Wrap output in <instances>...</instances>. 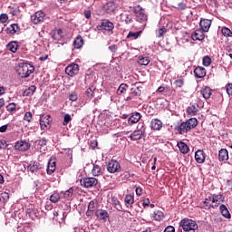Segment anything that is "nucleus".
<instances>
[{"label":"nucleus","instance_id":"1","mask_svg":"<svg viewBox=\"0 0 232 232\" xmlns=\"http://www.w3.org/2000/svg\"><path fill=\"white\" fill-rule=\"evenodd\" d=\"M222 202H224V196L221 194H213L208 196L204 201L200 203V208L207 210L211 208L215 209V208H218Z\"/></svg>","mask_w":232,"mask_h":232},{"label":"nucleus","instance_id":"2","mask_svg":"<svg viewBox=\"0 0 232 232\" xmlns=\"http://www.w3.org/2000/svg\"><path fill=\"white\" fill-rule=\"evenodd\" d=\"M35 72V67L30 63H21L18 64V67L16 69V72L22 79H26L27 77H30L32 73Z\"/></svg>","mask_w":232,"mask_h":232},{"label":"nucleus","instance_id":"3","mask_svg":"<svg viewBox=\"0 0 232 232\" xmlns=\"http://www.w3.org/2000/svg\"><path fill=\"white\" fill-rule=\"evenodd\" d=\"M180 227H182L185 232H197L198 231V225L197 221L189 218H183L179 223Z\"/></svg>","mask_w":232,"mask_h":232},{"label":"nucleus","instance_id":"4","mask_svg":"<svg viewBox=\"0 0 232 232\" xmlns=\"http://www.w3.org/2000/svg\"><path fill=\"white\" fill-rule=\"evenodd\" d=\"M134 14H136V21L138 23H146L148 21V15H146L144 9L140 5L134 7Z\"/></svg>","mask_w":232,"mask_h":232},{"label":"nucleus","instance_id":"5","mask_svg":"<svg viewBox=\"0 0 232 232\" xmlns=\"http://www.w3.org/2000/svg\"><path fill=\"white\" fill-rule=\"evenodd\" d=\"M107 171L109 173H119L121 171V164L117 160H111L107 165Z\"/></svg>","mask_w":232,"mask_h":232},{"label":"nucleus","instance_id":"6","mask_svg":"<svg viewBox=\"0 0 232 232\" xmlns=\"http://www.w3.org/2000/svg\"><path fill=\"white\" fill-rule=\"evenodd\" d=\"M44 17H46L44 12L38 11L31 16V20L34 24H39V23H43V21H44Z\"/></svg>","mask_w":232,"mask_h":232},{"label":"nucleus","instance_id":"7","mask_svg":"<svg viewBox=\"0 0 232 232\" xmlns=\"http://www.w3.org/2000/svg\"><path fill=\"white\" fill-rule=\"evenodd\" d=\"M65 73L69 75V77H74L79 73V65L75 63H72L65 68Z\"/></svg>","mask_w":232,"mask_h":232},{"label":"nucleus","instance_id":"8","mask_svg":"<svg viewBox=\"0 0 232 232\" xmlns=\"http://www.w3.org/2000/svg\"><path fill=\"white\" fill-rule=\"evenodd\" d=\"M14 150L18 151H28V150H30V143L25 140L17 141L14 145Z\"/></svg>","mask_w":232,"mask_h":232},{"label":"nucleus","instance_id":"9","mask_svg":"<svg viewBox=\"0 0 232 232\" xmlns=\"http://www.w3.org/2000/svg\"><path fill=\"white\" fill-rule=\"evenodd\" d=\"M98 182L99 181L95 178H85L83 182L81 180V184L84 188H93V186H97Z\"/></svg>","mask_w":232,"mask_h":232},{"label":"nucleus","instance_id":"10","mask_svg":"<svg viewBox=\"0 0 232 232\" xmlns=\"http://www.w3.org/2000/svg\"><path fill=\"white\" fill-rule=\"evenodd\" d=\"M144 137H146V132L142 130H136L130 135L131 140H140V139H144Z\"/></svg>","mask_w":232,"mask_h":232},{"label":"nucleus","instance_id":"11","mask_svg":"<svg viewBox=\"0 0 232 232\" xmlns=\"http://www.w3.org/2000/svg\"><path fill=\"white\" fill-rule=\"evenodd\" d=\"M192 41H204L206 39V34H204V31L201 29L196 30L192 34H191Z\"/></svg>","mask_w":232,"mask_h":232},{"label":"nucleus","instance_id":"12","mask_svg":"<svg viewBox=\"0 0 232 232\" xmlns=\"http://www.w3.org/2000/svg\"><path fill=\"white\" fill-rule=\"evenodd\" d=\"M103 9L107 14H113L117 10V4L114 1H110L103 5Z\"/></svg>","mask_w":232,"mask_h":232},{"label":"nucleus","instance_id":"13","mask_svg":"<svg viewBox=\"0 0 232 232\" xmlns=\"http://www.w3.org/2000/svg\"><path fill=\"white\" fill-rule=\"evenodd\" d=\"M195 160L198 162V164H204L206 160V153L200 150H197L195 153Z\"/></svg>","mask_w":232,"mask_h":232},{"label":"nucleus","instance_id":"14","mask_svg":"<svg viewBox=\"0 0 232 232\" xmlns=\"http://www.w3.org/2000/svg\"><path fill=\"white\" fill-rule=\"evenodd\" d=\"M199 26L203 32H209V28H211V20L202 19L199 23Z\"/></svg>","mask_w":232,"mask_h":232},{"label":"nucleus","instance_id":"15","mask_svg":"<svg viewBox=\"0 0 232 232\" xmlns=\"http://www.w3.org/2000/svg\"><path fill=\"white\" fill-rule=\"evenodd\" d=\"M55 168H57L55 159L51 158L47 164V173L48 175H52L55 171Z\"/></svg>","mask_w":232,"mask_h":232},{"label":"nucleus","instance_id":"16","mask_svg":"<svg viewBox=\"0 0 232 232\" xmlns=\"http://www.w3.org/2000/svg\"><path fill=\"white\" fill-rule=\"evenodd\" d=\"M150 128L156 131L160 130L162 128V121L159 119H153L150 122Z\"/></svg>","mask_w":232,"mask_h":232},{"label":"nucleus","instance_id":"17","mask_svg":"<svg viewBox=\"0 0 232 232\" xmlns=\"http://www.w3.org/2000/svg\"><path fill=\"white\" fill-rule=\"evenodd\" d=\"M50 126V116H43L40 118L41 130H46Z\"/></svg>","mask_w":232,"mask_h":232},{"label":"nucleus","instance_id":"18","mask_svg":"<svg viewBox=\"0 0 232 232\" xmlns=\"http://www.w3.org/2000/svg\"><path fill=\"white\" fill-rule=\"evenodd\" d=\"M95 209H97V201L92 200L88 205V209L86 212L87 217H92Z\"/></svg>","mask_w":232,"mask_h":232},{"label":"nucleus","instance_id":"19","mask_svg":"<svg viewBox=\"0 0 232 232\" xmlns=\"http://www.w3.org/2000/svg\"><path fill=\"white\" fill-rule=\"evenodd\" d=\"M140 113L139 112H132L130 118L128 119L129 124H137L139 121H140Z\"/></svg>","mask_w":232,"mask_h":232},{"label":"nucleus","instance_id":"20","mask_svg":"<svg viewBox=\"0 0 232 232\" xmlns=\"http://www.w3.org/2000/svg\"><path fill=\"white\" fill-rule=\"evenodd\" d=\"M218 159L220 162L229 160V152L226 149H221L218 153Z\"/></svg>","mask_w":232,"mask_h":232},{"label":"nucleus","instance_id":"21","mask_svg":"<svg viewBox=\"0 0 232 232\" xmlns=\"http://www.w3.org/2000/svg\"><path fill=\"white\" fill-rule=\"evenodd\" d=\"M194 73L198 79H202L206 77V68L198 66L194 70Z\"/></svg>","mask_w":232,"mask_h":232},{"label":"nucleus","instance_id":"22","mask_svg":"<svg viewBox=\"0 0 232 232\" xmlns=\"http://www.w3.org/2000/svg\"><path fill=\"white\" fill-rule=\"evenodd\" d=\"M96 217L100 219V220H108V218L110 217L108 215V211L106 210H97L96 211Z\"/></svg>","mask_w":232,"mask_h":232},{"label":"nucleus","instance_id":"23","mask_svg":"<svg viewBox=\"0 0 232 232\" xmlns=\"http://www.w3.org/2000/svg\"><path fill=\"white\" fill-rule=\"evenodd\" d=\"M102 30H106L107 32H111V30H113V23L108 20H103V22L102 23Z\"/></svg>","mask_w":232,"mask_h":232},{"label":"nucleus","instance_id":"24","mask_svg":"<svg viewBox=\"0 0 232 232\" xmlns=\"http://www.w3.org/2000/svg\"><path fill=\"white\" fill-rule=\"evenodd\" d=\"M178 148L180 151V153H183V155H186L189 151V147L183 141H179L178 142Z\"/></svg>","mask_w":232,"mask_h":232},{"label":"nucleus","instance_id":"25","mask_svg":"<svg viewBox=\"0 0 232 232\" xmlns=\"http://www.w3.org/2000/svg\"><path fill=\"white\" fill-rule=\"evenodd\" d=\"M189 126L188 125V122H182L179 128H178V131L180 133V135L184 134V133H188V131H189Z\"/></svg>","mask_w":232,"mask_h":232},{"label":"nucleus","instance_id":"26","mask_svg":"<svg viewBox=\"0 0 232 232\" xmlns=\"http://www.w3.org/2000/svg\"><path fill=\"white\" fill-rule=\"evenodd\" d=\"M41 163H39L38 161H34L28 166L27 169L28 171H31V173H35V171H37V169H41Z\"/></svg>","mask_w":232,"mask_h":232},{"label":"nucleus","instance_id":"27","mask_svg":"<svg viewBox=\"0 0 232 232\" xmlns=\"http://www.w3.org/2000/svg\"><path fill=\"white\" fill-rule=\"evenodd\" d=\"M201 95L202 97H204L205 99H209V97H211V89L208 86L202 87L201 89Z\"/></svg>","mask_w":232,"mask_h":232},{"label":"nucleus","instance_id":"28","mask_svg":"<svg viewBox=\"0 0 232 232\" xmlns=\"http://www.w3.org/2000/svg\"><path fill=\"white\" fill-rule=\"evenodd\" d=\"M82 44H84V40H82V36H77L73 41L74 48L79 49L82 46Z\"/></svg>","mask_w":232,"mask_h":232},{"label":"nucleus","instance_id":"29","mask_svg":"<svg viewBox=\"0 0 232 232\" xmlns=\"http://www.w3.org/2000/svg\"><path fill=\"white\" fill-rule=\"evenodd\" d=\"M207 5L211 12H217V6H218L217 0H207Z\"/></svg>","mask_w":232,"mask_h":232},{"label":"nucleus","instance_id":"30","mask_svg":"<svg viewBox=\"0 0 232 232\" xmlns=\"http://www.w3.org/2000/svg\"><path fill=\"white\" fill-rule=\"evenodd\" d=\"M220 213L223 217H225V218H231V214L229 213V210L226 205H220Z\"/></svg>","mask_w":232,"mask_h":232},{"label":"nucleus","instance_id":"31","mask_svg":"<svg viewBox=\"0 0 232 232\" xmlns=\"http://www.w3.org/2000/svg\"><path fill=\"white\" fill-rule=\"evenodd\" d=\"M61 197H63L66 200H71L72 197H73V188H71L65 192H61Z\"/></svg>","mask_w":232,"mask_h":232},{"label":"nucleus","instance_id":"32","mask_svg":"<svg viewBox=\"0 0 232 232\" xmlns=\"http://www.w3.org/2000/svg\"><path fill=\"white\" fill-rule=\"evenodd\" d=\"M6 48L9 52L15 53V52H17V48H19V44H17V42H11L6 45Z\"/></svg>","mask_w":232,"mask_h":232},{"label":"nucleus","instance_id":"33","mask_svg":"<svg viewBox=\"0 0 232 232\" xmlns=\"http://www.w3.org/2000/svg\"><path fill=\"white\" fill-rule=\"evenodd\" d=\"M92 174L93 175V177H99L100 175H102V169L101 168V166L94 164L92 170Z\"/></svg>","mask_w":232,"mask_h":232},{"label":"nucleus","instance_id":"34","mask_svg":"<svg viewBox=\"0 0 232 232\" xmlns=\"http://www.w3.org/2000/svg\"><path fill=\"white\" fill-rule=\"evenodd\" d=\"M150 59L148 56H140L138 63L141 66H148L150 63Z\"/></svg>","mask_w":232,"mask_h":232},{"label":"nucleus","instance_id":"35","mask_svg":"<svg viewBox=\"0 0 232 232\" xmlns=\"http://www.w3.org/2000/svg\"><path fill=\"white\" fill-rule=\"evenodd\" d=\"M152 218H154V220H157L158 222H160V220H163L164 218V213H162V211L160 210H156L152 214Z\"/></svg>","mask_w":232,"mask_h":232},{"label":"nucleus","instance_id":"36","mask_svg":"<svg viewBox=\"0 0 232 232\" xmlns=\"http://www.w3.org/2000/svg\"><path fill=\"white\" fill-rule=\"evenodd\" d=\"M35 90H37V87L35 85H32L24 92V95L25 97H30V95H34V93H35Z\"/></svg>","mask_w":232,"mask_h":232},{"label":"nucleus","instance_id":"37","mask_svg":"<svg viewBox=\"0 0 232 232\" xmlns=\"http://www.w3.org/2000/svg\"><path fill=\"white\" fill-rule=\"evenodd\" d=\"M186 122L190 130H193V128H197V125L198 124V121H197L196 118H191Z\"/></svg>","mask_w":232,"mask_h":232},{"label":"nucleus","instance_id":"38","mask_svg":"<svg viewBox=\"0 0 232 232\" xmlns=\"http://www.w3.org/2000/svg\"><path fill=\"white\" fill-rule=\"evenodd\" d=\"M198 111V109H197V106H195V105H190L187 109V113L188 115H191L192 117L197 115Z\"/></svg>","mask_w":232,"mask_h":232},{"label":"nucleus","instance_id":"39","mask_svg":"<svg viewBox=\"0 0 232 232\" xmlns=\"http://www.w3.org/2000/svg\"><path fill=\"white\" fill-rule=\"evenodd\" d=\"M125 203L127 204V206H133V204H135V198L133 197V195H126Z\"/></svg>","mask_w":232,"mask_h":232},{"label":"nucleus","instance_id":"40","mask_svg":"<svg viewBox=\"0 0 232 232\" xmlns=\"http://www.w3.org/2000/svg\"><path fill=\"white\" fill-rule=\"evenodd\" d=\"M17 30H19V25H17V24H13L9 27H7V32L12 34H15Z\"/></svg>","mask_w":232,"mask_h":232},{"label":"nucleus","instance_id":"41","mask_svg":"<svg viewBox=\"0 0 232 232\" xmlns=\"http://www.w3.org/2000/svg\"><path fill=\"white\" fill-rule=\"evenodd\" d=\"M128 90V85L126 83H121L117 90L118 95H122Z\"/></svg>","mask_w":232,"mask_h":232},{"label":"nucleus","instance_id":"42","mask_svg":"<svg viewBox=\"0 0 232 232\" xmlns=\"http://www.w3.org/2000/svg\"><path fill=\"white\" fill-rule=\"evenodd\" d=\"M61 198V195H59V193L54 192L53 195H51L50 197V200L53 203L56 204V202H59Z\"/></svg>","mask_w":232,"mask_h":232},{"label":"nucleus","instance_id":"43","mask_svg":"<svg viewBox=\"0 0 232 232\" xmlns=\"http://www.w3.org/2000/svg\"><path fill=\"white\" fill-rule=\"evenodd\" d=\"M140 34H142V32H136V33H133V32H130L127 35L128 39H131V40H134V39H139V35H140Z\"/></svg>","mask_w":232,"mask_h":232},{"label":"nucleus","instance_id":"44","mask_svg":"<svg viewBox=\"0 0 232 232\" xmlns=\"http://www.w3.org/2000/svg\"><path fill=\"white\" fill-rule=\"evenodd\" d=\"M53 39H54L55 41H60V39H63V30H57V32H55L53 35Z\"/></svg>","mask_w":232,"mask_h":232},{"label":"nucleus","instance_id":"45","mask_svg":"<svg viewBox=\"0 0 232 232\" xmlns=\"http://www.w3.org/2000/svg\"><path fill=\"white\" fill-rule=\"evenodd\" d=\"M221 32L225 37H232V32L229 28L222 27Z\"/></svg>","mask_w":232,"mask_h":232},{"label":"nucleus","instance_id":"46","mask_svg":"<svg viewBox=\"0 0 232 232\" xmlns=\"http://www.w3.org/2000/svg\"><path fill=\"white\" fill-rule=\"evenodd\" d=\"M72 122V115L70 114H65L63 116V126H68V123Z\"/></svg>","mask_w":232,"mask_h":232},{"label":"nucleus","instance_id":"47","mask_svg":"<svg viewBox=\"0 0 232 232\" xmlns=\"http://www.w3.org/2000/svg\"><path fill=\"white\" fill-rule=\"evenodd\" d=\"M166 32H168L166 27L160 28L158 31H156L157 37H163Z\"/></svg>","mask_w":232,"mask_h":232},{"label":"nucleus","instance_id":"48","mask_svg":"<svg viewBox=\"0 0 232 232\" xmlns=\"http://www.w3.org/2000/svg\"><path fill=\"white\" fill-rule=\"evenodd\" d=\"M95 92V87L92 86V87H89L86 91V95L87 97L89 98H92L93 97V92Z\"/></svg>","mask_w":232,"mask_h":232},{"label":"nucleus","instance_id":"49","mask_svg":"<svg viewBox=\"0 0 232 232\" xmlns=\"http://www.w3.org/2000/svg\"><path fill=\"white\" fill-rule=\"evenodd\" d=\"M174 85L176 88H182L184 86V80L179 79L174 82Z\"/></svg>","mask_w":232,"mask_h":232},{"label":"nucleus","instance_id":"50","mask_svg":"<svg viewBox=\"0 0 232 232\" xmlns=\"http://www.w3.org/2000/svg\"><path fill=\"white\" fill-rule=\"evenodd\" d=\"M32 119H33L32 112L30 111L25 112L24 116V121H25L26 122H32Z\"/></svg>","mask_w":232,"mask_h":232},{"label":"nucleus","instance_id":"51","mask_svg":"<svg viewBox=\"0 0 232 232\" xmlns=\"http://www.w3.org/2000/svg\"><path fill=\"white\" fill-rule=\"evenodd\" d=\"M211 64V58L209 56L203 57V66H209Z\"/></svg>","mask_w":232,"mask_h":232},{"label":"nucleus","instance_id":"52","mask_svg":"<svg viewBox=\"0 0 232 232\" xmlns=\"http://www.w3.org/2000/svg\"><path fill=\"white\" fill-rule=\"evenodd\" d=\"M6 21H8V14H2L0 15V23H1L2 24H5V23H6Z\"/></svg>","mask_w":232,"mask_h":232},{"label":"nucleus","instance_id":"53","mask_svg":"<svg viewBox=\"0 0 232 232\" xmlns=\"http://www.w3.org/2000/svg\"><path fill=\"white\" fill-rule=\"evenodd\" d=\"M77 99H79V97L77 96L76 92H71L69 94V100H71L72 102H75V101H77Z\"/></svg>","mask_w":232,"mask_h":232},{"label":"nucleus","instance_id":"54","mask_svg":"<svg viewBox=\"0 0 232 232\" xmlns=\"http://www.w3.org/2000/svg\"><path fill=\"white\" fill-rule=\"evenodd\" d=\"M7 111H14L15 108H17V105H15V103L12 102V103H9L7 106Z\"/></svg>","mask_w":232,"mask_h":232},{"label":"nucleus","instance_id":"55","mask_svg":"<svg viewBox=\"0 0 232 232\" xmlns=\"http://www.w3.org/2000/svg\"><path fill=\"white\" fill-rule=\"evenodd\" d=\"M36 142H37L38 146H41V147L46 146V139H44V138H42V139L36 140Z\"/></svg>","mask_w":232,"mask_h":232},{"label":"nucleus","instance_id":"56","mask_svg":"<svg viewBox=\"0 0 232 232\" xmlns=\"http://www.w3.org/2000/svg\"><path fill=\"white\" fill-rule=\"evenodd\" d=\"M8 147V143H6V140H0V148L1 150H5Z\"/></svg>","mask_w":232,"mask_h":232},{"label":"nucleus","instance_id":"57","mask_svg":"<svg viewBox=\"0 0 232 232\" xmlns=\"http://www.w3.org/2000/svg\"><path fill=\"white\" fill-rule=\"evenodd\" d=\"M1 198H3V200L5 202H6V200H8V198H10V195L7 192H4L1 194Z\"/></svg>","mask_w":232,"mask_h":232},{"label":"nucleus","instance_id":"58","mask_svg":"<svg viewBox=\"0 0 232 232\" xmlns=\"http://www.w3.org/2000/svg\"><path fill=\"white\" fill-rule=\"evenodd\" d=\"M227 95H232V83H229L228 85H227Z\"/></svg>","mask_w":232,"mask_h":232},{"label":"nucleus","instance_id":"59","mask_svg":"<svg viewBox=\"0 0 232 232\" xmlns=\"http://www.w3.org/2000/svg\"><path fill=\"white\" fill-rule=\"evenodd\" d=\"M138 130H143V133H146V127H144V123L143 122H140L139 124H138Z\"/></svg>","mask_w":232,"mask_h":232},{"label":"nucleus","instance_id":"60","mask_svg":"<svg viewBox=\"0 0 232 232\" xmlns=\"http://www.w3.org/2000/svg\"><path fill=\"white\" fill-rule=\"evenodd\" d=\"M131 92L132 95H140V90L139 88H132Z\"/></svg>","mask_w":232,"mask_h":232},{"label":"nucleus","instance_id":"61","mask_svg":"<svg viewBox=\"0 0 232 232\" xmlns=\"http://www.w3.org/2000/svg\"><path fill=\"white\" fill-rule=\"evenodd\" d=\"M83 15L86 19H90V17H92V11L91 10L84 11Z\"/></svg>","mask_w":232,"mask_h":232},{"label":"nucleus","instance_id":"62","mask_svg":"<svg viewBox=\"0 0 232 232\" xmlns=\"http://www.w3.org/2000/svg\"><path fill=\"white\" fill-rule=\"evenodd\" d=\"M164 232H175V227L169 226L165 228Z\"/></svg>","mask_w":232,"mask_h":232},{"label":"nucleus","instance_id":"63","mask_svg":"<svg viewBox=\"0 0 232 232\" xmlns=\"http://www.w3.org/2000/svg\"><path fill=\"white\" fill-rule=\"evenodd\" d=\"M178 8L179 10H186V4H184V3L178 4Z\"/></svg>","mask_w":232,"mask_h":232},{"label":"nucleus","instance_id":"64","mask_svg":"<svg viewBox=\"0 0 232 232\" xmlns=\"http://www.w3.org/2000/svg\"><path fill=\"white\" fill-rule=\"evenodd\" d=\"M150 206V198L143 200V208H148Z\"/></svg>","mask_w":232,"mask_h":232}]
</instances>
